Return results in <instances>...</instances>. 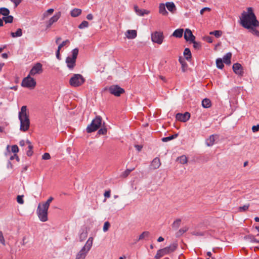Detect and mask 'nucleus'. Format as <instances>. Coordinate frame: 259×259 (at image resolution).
<instances>
[{"label": "nucleus", "instance_id": "nucleus-1", "mask_svg": "<svg viewBox=\"0 0 259 259\" xmlns=\"http://www.w3.org/2000/svg\"><path fill=\"white\" fill-rule=\"evenodd\" d=\"M241 24L245 28L249 29L251 26L259 27V22L253 12L251 7L247 8V12H243L241 15Z\"/></svg>", "mask_w": 259, "mask_h": 259}, {"label": "nucleus", "instance_id": "nucleus-2", "mask_svg": "<svg viewBox=\"0 0 259 259\" xmlns=\"http://www.w3.org/2000/svg\"><path fill=\"white\" fill-rule=\"evenodd\" d=\"M18 117L20 121V131L24 132L27 131L30 127V120L26 106L21 107Z\"/></svg>", "mask_w": 259, "mask_h": 259}, {"label": "nucleus", "instance_id": "nucleus-3", "mask_svg": "<svg viewBox=\"0 0 259 259\" xmlns=\"http://www.w3.org/2000/svg\"><path fill=\"white\" fill-rule=\"evenodd\" d=\"M93 242V238L90 237L88 239L86 243L76 255L77 259H85L88 253L91 249Z\"/></svg>", "mask_w": 259, "mask_h": 259}, {"label": "nucleus", "instance_id": "nucleus-4", "mask_svg": "<svg viewBox=\"0 0 259 259\" xmlns=\"http://www.w3.org/2000/svg\"><path fill=\"white\" fill-rule=\"evenodd\" d=\"M178 247V244L173 243L169 246L165 247L163 248L159 249L154 256L155 259H160L161 257L166 254H169L174 252Z\"/></svg>", "mask_w": 259, "mask_h": 259}, {"label": "nucleus", "instance_id": "nucleus-5", "mask_svg": "<svg viewBox=\"0 0 259 259\" xmlns=\"http://www.w3.org/2000/svg\"><path fill=\"white\" fill-rule=\"evenodd\" d=\"M102 119L101 116H97L94 119L91 123L87 127V132L88 133H91L97 131L101 125Z\"/></svg>", "mask_w": 259, "mask_h": 259}, {"label": "nucleus", "instance_id": "nucleus-6", "mask_svg": "<svg viewBox=\"0 0 259 259\" xmlns=\"http://www.w3.org/2000/svg\"><path fill=\"white\" fill-rule=\"evenodd\" d=\"M78 54V49L75 48L72 51L71 56H68L66 59L67 67L70 69H73L76 64V60Z\"/></svg>", "mask_w": 259, "mask_h": 259}, {"label": "nucleus", "instance_id": "nucleus-7", "mask_svg": "<svg viewBox=\"0 0 259 259\" xmlns=\"http://www.w3.org/2000/svg\"><path fill=\"white\" fill-rule=\"evenodd\" d=\"M49 208L39 203L38 205L36 213L39 220L43 222L48 221V210Z\"/></svg>", "mask_w": 259, "mask_h": 259}, {"label": "nucleus", "instance_id": "nucleus-8", "mask_svg": "<svg viewBox=\"0 0 259 259\" xmlns=\"http://www.w3.org/2000/svg\"><path fill=\"white\" fill-rule=\"evenodd\" d=\"M84 82V78L80 74H73L69 80V83L70 85L73 87H79Z\"/></svg>", "mask_w": 259, "mask_h": 259}, {"label": "nucleus", "instance_id": "nucleus-9", "mask_svg": "<svg viewBox=\"0 0 259 259\" xmlns=\"http://www.w3.org/2000/svg\"><path fill=\"white\" fill-rule=\"evenodd\" d=\"M36 85V82L33 78L30 77L29 74L27 77L24 78L21 82V86L28 88L30 90L33 89Z\"/></svg>", "mask_w": 259, "mask_h": 259}, {"label": "nucleus", "instance_id": "nucleus-10", "mask_svg": "<svg viewBox=\"0 0 259 259\" xmlns=\"http://www.w3.org/2000/svg\"><path fill=\"white\" fill-rule=\"evenodd\" d=\"M164 39L163 33L160 31H155L151 34L152 41L158 45L162 43Z\"/></svg>", "mask_w": 259, "mask_h": 259}, {"label": "nucleus", "instance_id": "nucleus-11", "mask_svg": "<svg viewBox=\"0 0 259 259\" xmlns=\"http://www.w3.org/2000/svg\"><path fill=\"white\" fill-rule=\"evenodd\" d=\"M109 92L115 96L118 97L124 92L123 89L118 85H112L109 89Z\"/></svg>", "mask_w": 259, "mask_h": 259}, {"label": "nucleus", "instance_id": "nucleus-12", "mask_svg": "<svg viewBox=\"0 0 259 259\" xmlns=\"http://www.w3.org/2000/svg\"><path fill=\"white\" fill-rule=\"evenodd\" d=\"M190 115L188 112H186L184 114L178 113L176 115V118L178 121L185 122L190 119Z\"/></svg>", "mask_w": 259, "mask_h": 259}, {"label": "nucleus", "instance_id": "nucleus-13", "mask_svg": "<svg viewBox=\"0 0 259 259\" xmlns=\"http://www.w3.org/2000/svg\"><path fill=\"white\" fill-rule=\"evenodd\" d=\"M42 64L40 63H37L33 67L31 68L29 72L30 76L34 75L36 74H40L42 72Z\"/></svg>", "mask_w": 259, "mask_h": 259}, {"label": "nucleus", "instance_id": "nucleus-14", "mask_svg": "<svg viewBox=\"0 0 259 259\" xmlns=\"http://www.w3.org/2000/svg\"><path fill=\"white\" fill-rule=\"evenodd\" d=\"M233 70L234 73L239 76H242L244 71L242 65L238 63H236L233 65Z\"/></svg>", "mask_w": 259, "mask_h": 259}, {"label": "nucleus", "instance_id": "nucleus-15", "mask_svg": "<svg viewBox=\"0 0 259 259\" xmlns=\"http://www.w3.org/2000/svg\"><path fill=\"white\" fill-rule=\"evenodd\" d=\"M184 38L187 41H192L195 39V36L192 34L191 30L189 29H186L184 32Z\"/></svg>", "mask_w": 259, "mask_h": 259}, {"label": "nucleus", "instance_id": "nucleus-16", "mask_svg": "<svg viewBox=\"0 0 259 259\" xmlns=\"http://www.w3.org/2000/svg\"><path fill=\"white\" fill-rule=\"evenodd\" d=\"M61 16V12H59L56 13L52 17H51L47 22V27L49 28L55 22H57Z\"/></svg>", "mask_w": 259, "mask_h": 259}, {"label": "nucleus", "instance_id": "nucleus-17", "mask_svg": "<svg viewBox=\"0 0 259 259\" xmlns=\"http://www.w3.org/2000/svg\"><path fill=\"white\" fill-rule=\"evenodd\" d=\"M134 10L137 15L140 16H143L145 14H149L150 11L145 9H140L137 6H134Z\"/></svg>", "mask_w": 259, "mask_h": 259}, {"label": "nucleus", "instance_id": "nucleus-18", "mask_svg": "<svg viewBox=\"0 0 259 259\" xmlns=\"http://www.w3.org/2000/svg\"><path fill=\"white\" fill-rule=\"evenodd\" d=\"M161 165L160 159L158 157L155 158L150 164V166L152 169H157Z\"/></svg>", "mask_w": 259, "mask_h": 259}, {"label": "nucleus", "instance_id": "nucleus-19", "mask_svg": "<svg viewBox=\"0 0 259 259\" xmlns=\"http://www.w3.org/2000/svg\"><path fill=\"white\" fill-rule=\"evenodd\" d=\"M26 144L28 145V150L26 151V154L28 156H31L32 155L33 153V145L31 144V143L30 141L27 140L26 141Z\"/></svg>", "mask_w": 259, "mask_h": 259}, {"label": "nucleus", "instance_id": "nucleus-20", "mask_svg": "<svg viewBox=\"0 0 259 259\" xmlns=\"http://www.w3.org/2000/svg\"><path fill=\"white\" fill-rule=\"evenodd\" d=\"M137 36V31L135 30H128L126 31V37L128 39H134Z\"/></svg>", "mask_w": 259, "mask_h": 259}, {"label": "nucleus", "instance_id": "nucleus-21", "mask_svg": "<svg viewBox=\"0 0 259 259\" xmlns=\"http://www.w3.org/2000/svg\"><path fill=\"white\" fill-rule=\"evenodd\" d=\"M165 6L167 10L172 13H174L176 10V6L172 2H167L165 4Z\"/></svg>", "mask_w": 259, "mask_h": 259}, {"label": "nucleus", "instance_id": "nucleus-22", "mask_svg": "<svg viewBox=\"0 0 259 259\" xmlns=\"http://www.w3.org/2000/svg\"><path fill=\"white\" fill-rule=\"evenodd\" d=\"M149 236L150 232L149 231H144L139 236L137 241H139L140 240L143 239H148Z\"/></svg>", "mask_w": 259, "mask_h": 259}, {"label": "nucleus", "instance_id": "nucleus-23", "mask_svg": "<svg viewBox=\"0 0 259 259\" xmlns=\"http://www.w3.org/2000/svg\"><path fill=\"white\" fill-rule=\"evenodd\" d=\"M231 56L232 54L231 53H227L223 57L224 63L228 65L230 64Z\"/></svg>", "mask_w": 259, "mask_h": 259}, {"label": "nucleus", "instance_id": "nucleus-24", "mask_svg": "<svg viewBox=\"0 0 259 259\" xmlns=\"http://www.w3.org/2000/svg\"><path fill=\"white\" fill-rule=\"evenodd\" d=\"M183 29H177L173 32L172 36L177 38H181L183 36Z\"/></svg>", "mask_w": 259, "mask_h": 259}, {"label": "nucleus", "instance_id": "nucleus-25", "mask_svg": "<svg viewBox=\"0 0 259 259\" xmlns=\"http://www.w3.org/2000/svg\"><path fill=\"white\" fill-rule=\"evenodd\" d=\"M81 12L82 11L81 9L75 8L71 11L70 15L73 17H76L80 15L81 13Z\"/></svg>", "mask_w": 259, "mask_h": 259}, {"label": "nucleus", "instance_id": "nucleus-26", "mask_svg": "<svg viewBox=\"0 0 259 259\" xmlns=\"http://www.w3.org/2000/svg\"><path fill=\"white\" fill-rule=\"evenodd\" d=\"M159 12L160 14L164 16H166L168 14V13L165 9V6L163 4H160L159 7Z\"/></svg>", "mask_w": 259, "mask_h": 259}, {"label": "nucleus", "instance_id": "nucleus-27", "mask_svg": "<svg viewBox=\"0 0 259 259\" xmlns=\"http://www.w3.org/2000/svg\"><path fill=\"white\" fill-rule=\"evenodd\" d=\"M11 35L13 37H20L22 35V30L21 28H18L15 32H12Z\"/></svg>", "mask_w": 259, "mask_h": 259}, {"label": "nucleus", "instance_id": "nucleus-28", "mask_svg": "<svg viewBox=\"0 0 259 259\" xmlns=\"http://www.w3.org/2000/svg\"><path fill=\"white\" fill-rule=\"evenodd\" d=\"M88 236V232L86 230H83L82 232L79 234V241L80 242L83 241Z\"/></svg>", "mask_w": 259, "mask_h": 259}, {"label": "nucleus", "instance_id": "nucleus-29", "mask_svg": "<svg viewBox=\"0 0 259 259\" xmlns=\"http://www.w3.org/2000/svg\"><path fill=\"white\" fill-rule=\"evenodd\" d=\"M202 105L204 108H209L210 107V100L208 99H204L202 101Z\"/></svg>", "mask_w": 259, "mask_h": 259}, {"label": "nucleus", "instance_id": "nucleus-30", "mask_svg": "<svg viewBox=\"0 0 259 259\" xmlns=\"http://www.w3.org/2000/svg\"><path fill=\"white\" fill-rule=\"evenodd\" d=\"M0 14L4 17L8 16L10 14V11L6 8H0Z\"/></svg>", "mask_w": 259, "mask_h": 259}, {"label": "nucleus", "instance_id": "nucleus-31", "mask_svg": "<svg viewBox=\"0 0 259 259\" xmlns=\"http://www.w3.org/2000/svg\"><path fill=\"white\" fill-rule=\"evenodd\" d=\"M181 222V220L180 219H177L172 223V224L171 225L172 228L174 229H177L180 226Z\"/></svg>", "mask_w": 259, "mask_h": 259}, {"label": "nucleus", "instance_id": "nucleus-32", "mask_svg": "<svg viewBox=\"0 0 259 259\" xmlns=\"http://www.w3.org/2000/svg\"><path fill=\"white\" fill-rule=\"evenodd\" d=\"M178 161L181 164H186L187 163V157L185 155L180 156L177 159Z\"/></svg>", "mask_w": 259, "mask_h": 259}, {"label": "nucleus", "instance_id": "nucleus-33", "mask_svg": "<svg viewBox=\"0 0 259 259\" xmlns=\"http://www.w3.org/2000/svg\"><path fill=\"white\" fill-rule=\"evenodd\" d=\"M13 17L11 15H8L3 17V20L6 23H11L13 21Z\"/></svg>", "mask_w": 259, "mask_h": 259}, {"label": "nucleus", "instance_id": "nucleus-34", "mask_svg": "<svg viewBox=\"0 0 259 259\" xmlns=\"http://www.w3.org/2000/svg\"><path fill=\"white\" fill-rule=\"evenodd\" d=\"M184 55L187 60H189L191 58V53L189 48H186L184 51Z\"/></svg>", "mask_w": 259, "mask_h": 259}, {"label": "nucleus", "instance_id": "nucleus-35", "mask_svg": "<svg viewBox=\"0 0 259 259\" xmlns=\"http://www.w3.org/2000/svg\"><path fill=\"white\" fill-rule=\"evenodd\" d=\"M177 137H178V134H177L171 135L170 136L164 137L161 139V140L163 142H168L171 140H172V139L177 138Z\"/></svg>", "mask_w": 259, "mask_h": 259}, {"label": "nucleus", "instance_id": "nucleus-36", "mask_svg": "<svg viewBox=\"0 0 259 259\" xmlns=\"http://www.w3.org/2000/svg\"><path fill=\"white\" fill-rule=\"evenodd\" d=\"M223 34V31L222 30H214L213 31H211V35H213L216 38H219L222 36Z\"/></svg>", "mask_w": 259, "mask_h": 259}, {"label": "nucleus", "instance_id": "nucleus-37", "mask_svg": "<svg viewBox=\"0 0 259 259\" xmlns=\"http://www.w3.org/2000/svg\"><path fill=\"white\" fill-rule=\"evenodd\" d=\"M223 63L224 62L221 59H218L216 60V65L217 67L219 69H223L224 66Z\"/></svg>", "mask_w": 259, "mask_h": 259}, {"label": "nucleus", "instance_id": "nucleus-38", "mask_svg": "<svg viewBox=\"0 0 259 259\" xmlns=\"http://www.w3.org/2000/svg\"><path fill=\"white\" fill-rule=\"evenodd\" d=\"M134 169H135L134 167L133 168H131V169H126L123 172H122V175H121L122 177L123 178L127 177L130 175L131 172L133 170H134Z\"/></svg>", "mask_w": 259, "mask_h": 259}, {"label": "nucleus", "instance_id": "nucleus-39", "mask_svg": "<svg viewBox=\"0 0 259 259\" xmlns=\"http://www.w3.org/2000/svg\"><path fill=\"white\" fill-rule=\"evenodd\" d=\"M254 27L251 26V28H250L249 29L250 30L249 31L251 32L253 35L259 37V31L256 30Z\"/></svg>", "mask_w": 259, "mask_h": 259}, {"label": "nucleus", "instance_id": "nucleus-40", "mask_svg": "<svg viewBox=\"0 0 259 259\" xmlns=\"http://www.w3.org/2000/svg\"><path fill=\"white\" fill-rule=\"evenodd\" d=\"M89 26V23L87 21H82L78 26L79 29H83L85 27H88Z\"/></svg>", "mask_w": 259, "mask_h": 259}, {"label": "nucleus", "instance_id": "nucleus-41", "mask_svg": "<svg viewBox=\"0 0 259 259\" xmlns=\"http://www.w3.org/2000/svg\"><path fill=\"white\" fill-rule=\"evenodd\" d=\"M193 44V48L195 50H199L201 48V44L199 42L196 41L195 40L194 41H191Z\"/></svg>", "mask_w": 259, "mask_h": 259}, {"label": "nucleus", "instance_id": "nucleus-42", "mask_svg": "<svg viewBox=\"0 0 259 259\" xmlns=\"http://www.w3.org/2000/svg\"><path fill=\"white\" fill-rule=\"evenodd\" d=\"M53 198L52 197H50L48 200L47 201L45 202V203H42L41 204L48 208H49V206H50V203H51V202L53 201Z\"/></svg>", "mask_w": 259, "mask_h": 259}, {"label": "nucleus", "instance_id": "nucleus-43", "mask_svg": "<svg viewBox=\"0 0 259 259\" xmlns=\"http://www.w3.org/2000/svg\"><path fill=\"white\" fill-rule=\"evenodd\" d=\"M188 230V228L187 227H185L180 229L178 232V235H182L183 234L187 231Z\"/></svg>", "mask_w": 259, "mask_h": 259}, {"label": "nucleus", "instance_id": "nucleus-44", "mask_svg": "<svg viewBox=\"0 0 259 259\" xmlns=\"http://www.w3.org/2000/svg\"><path fill=\"white\" fill-rule=\"evenodd\" d=\"M179 61L182 65V69L183 72H185L186 70V67H187V64L185 62L184 60H182L181 58L179 59Z\"/></svg>", "mask_w": 259, "mask_h": 259}, {"label": "nucleus", "instance_id": "nucleus-45", "mask_svg": "<svg viewBox=\"0 0 259 259\" xmlns=\"http://www.w3.org/2000/svg\"><path fill=\"white\" fill-rule=\"evenodd\" d=\"M110 226V224L109 222H106L104 223L103 230L104 232H106L108 230L109 227Z\"/></svg>", "mask_w": 259, "mask_h": 259}, {"label": "nucleus", "instance_id": "nucleus-46", "mask_svg": "<svg viewBox=\"0 0 259 259\" xmlns=\"http://www.w3.org/2000/svg\"><path fill=\"white\" fill-rule=\"evenodd\" d=\"M11 151L14 154H17L19 151L18 147L16 145H12L11 147Z\"/></svg>", "mask_w": 259, "mask_h": 259}, {"label": "nucleus", "instance_id": "nucleus-47", "mask_svg": "<svg viewBox=\"0 0 259 259\" xmlns=\"http://www.w3.org/2000/svg\"><path fill=\"white\" fill-rule=\"evenodd\" d=\"M107 131V128L106 127L101 128L98 131V134L99 135H105L106 134Z\"/></svg>", "mask_w": 259, "mask_h": 259}, {"label": "nucleus", "instance_id": "nucleus-48", "mask_svg": "<svg viewBox=\"0 0 259 259\" xmlns=\"http://www.w3.org/2000/svg\"><path fill=\"white\" fill-rule=\"evenodd\" d=\"M249 207V204H246L239 207V210L241 212L247 210Z\"/></svg>", "mask_w": 259, "mask_h": 259}, {"label": "nucleus", "instance_id": "nucleus-49", "mask_svg": "<svg viewBox=\"0 0 259 259\" xmlns=\"http://www.w3.org/2000/svg\"><path fill=\"white\" fill-rule=\"evenodd\" d=\"M23 195H18L17 197V201L18 203L22 204L24 203Z\"/></svg>", "mask_w": 259, "mask_h": 259}, {"label": "nucleus", "instance_id": "nucleus-50", "mask_svg": "<svg viewBox=\"0 0 259 259\" xmlns=\"http://www.w3.org/2000/svg\"><path fill=\"white\" fill-rule=\"evenodd\" d=\"M69 40L67 39L65 41H63L61 44H59L58 46V49L61 50L62 48H63L64 46H65L67 43H69Z\"/></svg>", "mask_w": 259, "mask_h": 259}, {"label": "nucleus", "instance_id": "nucleus-51", "mask_svg": "<svg viewBox=\"0 0 259 259\" xmlns=\"http://www.w3.org/2000/svg\"><path fill=\"white\" fill-rule=\"evenodd\" d=\"M54 11V10L53 9H50L48 10L44 14V17H47L48 15L52 14Z\"/></svg>", "mask_w": 259, "mask_h": 259}, {"label": "nucleus", "instance_id": "nucleus-52", "mask_svg": "<svg viewBox=\"0 0 259 259\" xmlns=\"http://www.w3.org/2000/svg\"><path fill=\"white\" fill-rule=\"evenodd\" d=\"M0 243L3 245H5V240L2 231H0Z\"/></svg>", "mask_w": 259, "mask_h": 259}, {"label": "nucleus", "instance_id": "nucleus-53", "mask_svg": "<svg viewBox=\"0 0 259 259\" xmlns=\"http://www.w3.org/2000/svg\"><path fill=\"white\" fill-rule=\"evenodd\" d=\"M51 158V156L49 153H45L42 156V159L44 160H48Z\"/></svg>", "mask_w": 259, "mask_h": 259}, {"label": "nucleus", "instance_id": "nucleus-54", "mask_svg": "<svg viewBox=\"0 0 259 259\" xmlns=\"http://www.w3.org/2000/svg\"><path fill=\"white\" fill-rule=\"evenodd\" d=\"M11 2L15 5V7H17L22 2V0H11Z\"/></svg>", "mask_w": 259, "mask_h": 259}, {"label": "nucleus", "instance_id": "nucleus-55", "mask_svg": "<svg viewBox=\"0 0 259 259\" xmlns=\"http://www.w3.org/2000/svg\"><path fill=\"white\" fill-rule=\"evenodd\" d=\"M252 131L253 133L258 132L259 131V124L253 125L252 127Z\"/></svg>", "mask_w": 259, "mask_h": 259}, {"label": "nucleus", "instance_id": "nucleus-56", "mask_svg": "<svg viewBox=\"0 0 259 259\" xmlns=\"http://www.w3.org/2000/svg\"><path fill=\"white\" fill-rule=\"evenodd\" d=\"M15 158H16V160H17V161H19V160H20V159H19V157H18V156L17 155V154H14V155L11 156L10 157V159L11 160H13V159H15Z\"/></svg>", "mask_w": 259, "mask_h": 259}, {"label": "nucleus", "instance_id": "nucleus-57", "mask_svg": "<svg viewBox=\"0 0 259 259\" xmlns=\"http://www.w3.org/2000/svg\"><path fill=\"white\" fill-rule=\"evenodd\" d=\"M104 195L106 198H109L110 197V191L109 190L105 191Z\"/></svg>", "mask_w": 259, "mask_h": 259}, {"label": "nucleus", "instance_id": "nucleus-58", "mask_svg": "<svg viewBox=\"0 0 259 259\" xmlns=\"http://www.w3.org/2000/svg\"><path fill=\"white\" fill-rule=\"evenodd\" d=\"M60 50L58 49L56 51V57L58 59H60Z\"/></svg>", "mask_w": 259, "mask_h": 259}, {"label": "nucleus", "instance_id": "nucleus-59", "mask_svg": "<svg viewBox=\"0 0 259 259\" xmlns=\"http://www.w3.org/2000/svg\"><path fill=\"white\" fill-rule=\"evenodd\" d=\"M135 147L136 148V149L138 151H140L142 148H143V146H141V145H136L135 146Z\"/></svg>", "mask_w": 259, "mask_h": 259}, {"label": "nucleus", "instance_id": "nucleus-60", "mask_svg": "<svg viewBox=\"0 0 259 259\" xmlns=\"http://www.w3.org/2000/svg\"><path fill=\"white\" fill-rule=\"evenodd\" d=\"M26 143V141H25L24 140H22L21 141H20L19 145H20V146L23 147L25 145Z\"/></svg>", "mask_w": 259, "mask_h": 259}, {"label": "nucleus", "instance_id": "nucleus-61", "mask_svg": "<svg viewBox=\"0 0 259 259\" xmlns=\"http://www.w3.org/2000/svg\"><path fill=\"white\" fill-rule=\"evenodd\" d=\"M87 19L92 20L93 19V16L92 14H89L87 16Z\"/></svg>", "mask_w": 259, "mask_h": 259}, {"label": "nucleus", "instance_id": "nucleus-62", "mask_svg": "<svg viewBox=\"0 0 259 259\" xmlns=\"http://www.w3.org/2000/svg\"><path fill=\"white\" fill-rule=\"evenodd\" d=\"M205 143L207 146H210V137L206 140Z\"/></svg>", "mask_w": 259, "mask_h": 259}, {"label": "nucleus", "instance_id": "nucleus-63", "mask_svg": "<svg viewBox=\"0 0 259 259\" xmlns=\"http://www.w3.org/2000/svg\"><path fill=\"white\" fill-rule=\"evenodd\" d=\"M215 137H217L216 135L215 136L211 135V145L213 144V143H214V142L215 141L214 138H215Z\"/></svg>", "mask_w": 259, "mask_h": 259}, {"label": "nucleus", "instance_id": "nucleus-64", "mask_svg": "<svg viewBox=\"0 0 259 259\" xmlns=\"http://www.w3.org/2000/svg\"><path fill=\"white\" fill-rule=\"evenodd\" d=\"M2 56L4 59H7L8 57V55L7 53H3L2 54Z\"/></svg>", "mask_w": 259, "mask_h": 259}]
</instances>
